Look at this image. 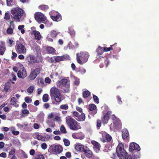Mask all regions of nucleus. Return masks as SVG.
I'll use <instances>...</instances> for the list:
<instances>
[{"label": "nucleus", "mask_w": 159, "mask_h": 159, "mask_svg": "<svg viewBox=\"0 0 159 159\" xmlns=\"http://www.w3.org/2000/svg\"><path fill=\"white\" fill-rule=\"evenodd\" d=\"M83 152L85 155L88 158H91L93 156V152L92 151L89 149H85Z\"/></svg>", "instance_id": "obj_22"}, {"label": "nucleus", "mask_w": 159, "mask_h": 159, "mask_svg": "<svg viewBox=\"0 0 159 159\" xmlns=\"http://www.w3.org/2000/svg\"><path fill=\"white\" fill-rule=\"evenodd\" d=\"M12 80L14 81H16V77L15 74L12 73L11 75Z\"/></svg>", "instance_id": "obj_63"}, {"label": "nucleus", "mask_w": 159, "mask_h": 159, "mask_svg": "<svg viewBox=\"0 0 159 159\" xmlns=\"http://www.w3.org/2000/svg\"><path fill=\"white\" fill-rule=\"evenodd\" d=\"M73 115L76 117L75 118L78 117L80 115L78 112L75 111L73 112Z\"/></svg>", "instance_id": "obj_64"}, {"label": "nucleus", "mask_w": 159, "mask_h": 159, "mask_svg": "<svg viewBox=\"0 0 159 159\" xmlns=\"http://www.w3.org/2000/svg\"><path fill=\"white\" fill-rule=\"evenodd\" d=\"M89 108L90 111L89 113L91 115H94L96 113L97 110H96V106L95 105L93 104L90 105Z\"/></svg>", "instance_id": "obj_16"}, {"label": "nucleus", "mask_w": 159, "mask_h": 159, "mask_svg": "<svg viewBox=\"0 0 159 159\" xmlns=\"http://www.w3.org/2000/svg\"><path fill=\"white\" fill-rule=\"evenodd\" d=\"M93 99L94 102L97 104L99 103V99L98 97L95 95H93Z\"/></svg>", "instance_id": "obj_49"}, {"label": "nucleus", "mask_w": 159, "mask_h": 159, "mask_svg": "<svg viewBox=\"0 0 159 159\" xmlns=\"http://www.w3.org/2000/svg\"><path fill=\"white\" fill-rule=\"evenodd\" d=\"M54 120L55 121H60L61 120V117L58 116H56L54 118Z\"/></svg>", "instance_id": "obj_56"}, {"label": "nucleus", "mask_w": 159, "mask_h": 159, "mask_svg": "<svg viewBox=\"0 0 159 159\" xmlns=\"http://www.w3.org/2000/svg\"><path fill=\"white\" fill-rule=\"evenodd\" d=\"M59 32H57L55 30H52L51 33L50 35L52 38H55L58 34Z\"/></svg>", "instance_id": "obj_35"}, {"label": "nucleus", "mask_w": 159, "mask_h": 159, "mask_svg": "<svg viewBox=\"0 0 159 159\" xmlns=\"http://www.w3.org/2000/svg\"><path fill=\"white\" fill-rule=\"evenodd\" d=\"M27 72L24 67L21 70H19L17 74L18 77L20 78L23 79L27 76Z\"/></svg>", "instance_id": "obj_14"}, {"label": "nucleus", "mask_w": 159, "mask_h": 159, "mask_svg": "<svg viewBox=\"0 0 159 159\" xmlns=\"http://www.w3.org/2000/svg\"><path fill=\"white\" fill-rule=\"evenodd\" d=\"M58 13L55 11H52L50 12L49 14L50 15L51 18H52V16H56V15H58Z\"/></svg>", "instance_id": "obj_50"}, {"label": "nucleus", "mask_w": 159, "mask_h": 159, "mask_svg": "<svg viewBox=\"0 0 159 159\" xmlns=\"http://www.w3.org/2000/svg\"><path fill=\"white\" fill-rule=\"evenodd\" d=\"M66 122L70 129L72 130H76L81 128L80 124L70 116L66 117Z\"/></svg>", "instance_id": "obj_3"}, {"label": "nucleus", "mask_w": 159, "mask_h": 159, "mask_svg": "<svg viewBox=\"0 0 159 159\" xmlns=\"http://www.w3.org/2000/svg\"><path fill=\"white\" fill-rule=\"evenodd\" d=\"M9 156L12 155H15V149H13V150L10 151L9 152Z\"/></svg>", "instance_id": "obj_55"}, {"label": "nucleus", "mask_w": 159, "mask_h": 159, "mask_svg": "<svg viewBox=\"0 0 159 159\" xmlns=\"http://www.w3.org/2000/svg\"><path fill=\"white\" fill-rule=\"evenodd\" d=\"M96 51L97 53V55L96 57V58L98 59L99 57L100 58H103L102 57L99 56L102 54L103 52V48L99 47L96 50Z\"/></svg>", "instance_id": "obj_21"}, {"label": "nucleus", "mask_w": 159, "mask_h": 159, "mask_svg": "<svg viewBox=\"0 0 159 159\" xmlns=\"http://www.w3.org/2000/svg\"><path fill=\"white\" fill-rule=\"evenodd\" d=\"M41 69L39 68H38L35 69L32 71L37 76L40 72Z\"/></svg>", "instance_id": "obj_41"}, {"label": "nucleus", "mask_w": 159, "mask_h": 159, "mask_svg": "<svg viewBox=\"0 0 159 159\" xmlns=\"http://www.w3.org/2000/svg\"><path fill=\"white\" fill-rule=\"evenodd\" d=\"M6 2L7 5L8 6H11L15 4L13 0H6Z\"/></svg>", "instance_id": "obj_33"}, {"label": "nucleus", "mask_w": 159, "mask_h": 159, "mask_svg": "<svg viewBox=\"0 0 159 159\" xmlns=\"http://www.w3.org/2000/svg\"><path fill=\"white\" fill-rule=\"evenodd\" d=\"M35 19L39 23L44 21L46 19L45 16L42 13L38 12L35 14Z\"/></svg>", "instance_id": "obj_10"}, {"label": "nucleus", "mask_w": 159, "mask_h": 159, "mask_svg": "<svg viewBox=\"0 0 159 159\" xmlns=\"http://www.w3.org/2000/svg\"><path fill=\"white\" fill-rule=\"evenodd\" d=\"M124 145L120 143L116 149V152L118 156L120 159H128V155L124 148Z\"/></svg>", "instance_id": "obj_6"}, {"label": "nucleus", "mask_w": 159, "mask_h": 159, "mask_svg": "<svg viewBox=\"0 0 159 159\" xmlns=\"http://www.w3.org/2000/svg\"><path fill=\"white\" fill-rule=\"evenodd\" d=\"M48 61L52 63L54 62L55 61L54 56L53 57H50L48 58Z\"/></svg>", "instance_id": "obj_57"}, {"label": "nucleus", "mask_w": 159, "mask_h": 159, "mask_svg": "<svg viewBox=\"0 0 159 159\" xmlns=\"http://www.w3.org/2000/svg\"><path fill=\"white\" fill-rule=\"evenodd\" d=\"M34 137L35 139L42 141H44L47 140L46 136L39 135L38 133H36L34 134Z\"/></svg>", "instance_id": "obj_15"}, {"label": "nucleus", "mask_w": 159, "mask_h": 159, "mask_svg": "<svg viewBox=\"0 0 159 159\" xmlns=\"http://www.w3.org/2000/svg\"><path fill=\"white\" fill-rule=\"evenodd\" d=\"M51 79L49 77H46L45 79V82L46 83L50 84L51 83Z\"/></svg>", "instance_id": "obj_61"}, {"label": "nucleus", "mask_w": 159, "mask_h": 159, "mask_svg": "<svg viewBox=\"0 0 159 159\" xmlns=\"http://www.w3.org/2000/svg\"><path fill=\"white\" fill-rule=\"evenodd\" d=\"M69 32L70 34V35L71 36L74 35L75 34V33L74 30L72 28H69Z\"/></svg>", "instance_id": "obj_43"}, {"label": "nucleus", "mask_w": 159, "mask_h": 159, "mask_svg": "<svg viewBox=\"0 0 159 159\" xmlns=\"http://www.w3.org/2000/svg\"><path fill=\"white\" fill-rule=\"evenodd\" d=\"M102 135L103 136H104L105 137L106 140L107 142H109L112 139L111 136L109 134H107L106 132H103Z\"/></svg>", "instance_id": "obj_29"}, {"label": "nucleus", "mask_w": 159, "mask_h": 159, "mask_svg": "<svg viewBox=\"0 0 159 159\" xmlns=\"http://www.w3.org/2000/svg\"><path fill=\"white\" fill-rule=\"evenodd\" d=\"M27 125H21L19 123L17 124L16 125L17 126L20 128H23L25 126H26Z\"/></svg>", "instance_id": "obj_59"}, {"label": "nucleus", "mask_w": 159, "mask_h": 159, "mask_svg": "<svg viewBox=\"0 0 159 159\" xmlns=\"http://www.w3.org/2000/svg\"><path fill=\"white\" fill-rule=\"evenodd\" d=\"M34 89V88L33 86H31L27 89V91L29 93L31 94L33 92Z\"/></svg>", "instance_id": "obj_37"}, {"label": "nucleus", "mask_w": 159, "mask_h": 159, "mask_svg": "<svg viewBox=\"0 0 159 159\" xmlns=\"http://www.w3.org/2000/svg\"><path fill=\"white\" fill-rule=\"evenodd\" d=\"M46 50L50 54L53 55H56L57 54L55 49L52 47H47L46 48Z\"/></svg>", "instance_id": "obj_23"}, {"label": "nucleus", "mask_w": 159, "mask_h": 159, "mask_svg": "<svg viewBox=\"0 0 159 159\" xmlns=\"http://www.w3.org/2000/svg\"><path fill=\"white\" fill-rule=\"evenodd\" d=\"M115 45V44L113 45L112 46H111L109 48L103 47V51L105 52H107V51H110L111 50H112L113 49V48L112 47L113 46Z\"/></svg>", "instance_id": "obj_40"}, {"label": "nucleus", "mask_w": 159, "mask_h": 159, "mask_svg": "<svg viewBox=\"0 0 159 159\" xmlns=\"http://www.w3.org/2000/svg\"><path fill=\"white\" fill-rule=\"evenodd\" d=\"M50 95L52 102L58 104L61 101V95L59 89L55 87H52L50 91Z\"/></svg>", "instance_id": "obj_2"}, {"label": "nucleus", "mask_w": 159, "mask_h": 159, "mask_svg": "<svg viewBox=\"0 0 159 159\" xmlns=\"http://www.w3.org/2000/svg\"><path fill=\"white\" fill-rule=\"evenodd\" d=\"M32 33L34 36L35 39L37 40H40L42 37L40 32L38 31H33Z\"/></svg>", "instance_id": "obj_24"}, {"label": "nucleus", "mask_w": 159, "mask_h": 159, "mask_svg": "<svg viewBox=\"0 0 159 159\" xmlns=\"http://www.w3.org/2000/svg\"><path fill=\"white\" fill-rule=\"evenodd\" d=\"M60 108L61 109L67 110L68 108V107L67 104H62L60 105Z\"/></svg>", "instance_id": "obj_45"}, {"label": "nucleus", "mask_w": 159, "mask_h": 159, "mask_svg": "<svg viewBox=\"0 0 159 159\" xmlns=\"http://www.w3.org/2000/svg\"><path fill=\"white\" fill-rule=\"evenodd\" d=\"M7 32L8 34H11L13 33V29L10 28H8L7 29Z\"/></svg>", "instance_id": "obj_53"}, {"label": "nucleus", "mask_w": 159, "mask_h": 159, "mask_svg": "<svg viewBox=\"0 0 159 159\" xmlns=\"http://www.w3.org/2000/svg\"><path fill=\"white\" fill-rule=\"evenodd\" d=\"M11 104L16 107H18L19 106V102L16 101V99L15 97H12L11 100Z\"/></svg>", "instance_id": "obj_26"}, {"label": "nucleus", "mask_w": 159, "mask_h": 159, "mask_svg": "<svg viewBox=\"0 0 159 159\" xmlns=\"http://www.w3.org/2000/svg\"><path fill=\"white\" fill-rule=\"evenodd\" d=\"M54 57L55 61L56 62H58L68 59L69 58V57L67 55H65L62 56H54Z\"/></svg>", "instance_id": "obj_13"}, {"label": "nucleus", "mask_w": 159, "mask_h": 159, "mask_svg": "<svg viewBox=\"0 0 159 159\" xmlns=\"http://www.w3.org/2000/svg\"><path fill=\"white\" fill-rule=\"evenodd\" d=\"M75 119L79 121H84L85 119V115L84 113H82L80 115H79L78 117L75 118Z\"/></svg>", "instance_id": "obj_28"}, {"label": "nucleus", "mask_w": 159, "mask_h": 159, "mask_svg": "<svg viewBox=\"0 0 159 159\" xmlns=\"http://www.w3.org/2000/svg\"><path fill=\"white\" fill-rule=\"evenodd\" d=\"M60 129L62 133L63 134H66V129L63 125H62L60 127Z\"/></svg>", "instance_id": "obj_42"}, {"label": "nucleus", "mask_w": 159, "mask_h": 159, "mask_svg": "<svg viewBox=\"0 0 159 159\" xmlns=\"http://www.w3.org/2000/svg\"><path fill=\"white\" fill-rule=\"evenodd\" d=\"M129 150L132 152L134 150L139 151L140 150V148L139 145L135 143H130L129 147Z\"/></svg>", "instance_id": "obj_11"}, {"label": "nucleus", "mask_w": 159, "mask_h": 159, "mask_svg": "<svg viewBox=\"0 0 159 159\" xmlns=\"http://www.w3.org/2000/svg\"><path fill=\"white\" fill-rule=\"evenodd\" d=\"M11 18L16 22L22 21L25 17L24 11L18 7L12 9L11 11Z\"/></svg>", "instance_id": "obj_1"}, {"label": "nucleus", "mask_w": 159, "mask_h": 159, "mask_svg": "<svg viewBox=\"0 0 159 159\" xmlns=\"http://www.w3.org/2000/svg\"><path fill=\"white\" fill-rule=\"evenodd\" d=\"M10 18V14L6 12L5 14L4 19L6 20H9Z\"/></svg>", "instance_id": "obj_54"}, {"label": "nucleus", "mask_w": 159, "mask_h": 159, "mask_svg": "<svg viewBox=\"0 0 159 159\" xmlns=\"http://www.w3.org/2000/svg\"><path fill=\"white\" fill-rule=\"evenodd\" d=\"M52 19L54 21H59L61 20V15L59 14L58 13V15L52 16Z\"/></svg>", "instance_id": "obj_25"}, {"label": "nucleus", "mask_w": 159, "mask_h": 159, "mask_svg": "<svg viewBox=\"0 0 159 159\" xmlns=\"http://www.w3.org/2000/svg\"><path fill=\"white\" fill-rule=\"evenodd\" d=\"M75 148L76 150L79 152H83L85 150L84 145L80 144L77 143L75 146Z\"/></svg>", "instance_id": "obj_20"}, {"label": "nucleus", "mask_w": 159, "mask_h": 159, "mask_svg": "<svg viewBox=\"0 0 159 159\" xmlns=\"http://www.w3.org/2000/svg\"><path fill=\"white\" fill-rule=\"evenodd\" d=\"M39 8L43 11H46L48 9V6L47 5H40Z\"/></svg>", "instance_id": "obj_31"}, {"label": "nucleus", "mask_w": 159, "mask_h": 159, "mask_svg": "<svg viewBox=\"0 0 159 159\" xmlns=\"http://www.w3.org/2000/svg\"><path fill=\"white\" fill-rule=\"evenodd\" d=\"M63 141L64 142L65 146H69L70 143L69 140L66 139H64Z\"/></svg>", "instance_id": "obj_46"}, {"label": "nucleus", "mask_w": 159, "mask_h": 159, "mask_svg": "<svg viewBox=\"0 0 159 159\" xmlns=\"http://www.w3.org/2000/svg\"><path fill=\"white\" fill-rule=\"evenodd\" d=\"M111 118L113 121V124H111L110 125V129H111L115 131L116 129H120L121 125L120 120L117 118L114 115L111 116Z\"/></svg>", "instance_id": "obj_7"}, {"label": "nucleus", "mask_w": 159, "mask_h": 159, "mask_svg": "<svg viewBox=\"0 0 159 159\" xmlns=\"http://www.w3.org/2000/svg\"><path fill=\"white\" fill-rule=\"evenodd\" d=\"M57 86L59 88L63 89L65 93H69L70 88V81L68 78L63 79L57 82Z\"/></svg>", "instance_id": "obj_4"}, {"label": "nucleus", "mask_w": 159, "mask_h": 159, "mask_svg": "<svg viewBox=\"0 0 159 159\" xmlns=\"http://www.w3.org/2000/svg\"><path fill=\"white\" fill-rule=\"evenodd\" d=\"M21 154L22 155V156H23V157H24V158H27L28 157V156L27 155V154H26L25 152L23 151L22 150H21Z\"/></svg>", "instance_id": "obj_60"}, {"label": "nucleus", "mask_w": 159, "mask_h": 159, "mask_svg": "<svg viewBox=\"0 0 159 159\" xmlns=\"http://www.w3.org/2000/svg\"><path fill=\"white\" fill-rule=\"evenodd\" d=\"M101 125V122L100 120H98L97 121V128L98 129L100 127Z\"/></svg>", "instance_id": "obj_51"}, {"label": "nucleus", "mask_w": 159, "mask_h": 159, "mask_svg": "<svg viewBox=\"0 0 159 159\" xmlns=\"http://www.w3.org/2000/svg\"><path fill=\"white\" fill-rule=\"evenodd\" d=\"M128 131L126 129H124L122 130V137L123 139H126L129 136Z\"/></svg>", "instance_id": "obj_27"}, {"label": "nucleus", "mask_w": 159, "mask_h": 159, "mask_svg": "<svg viewBox=\"0 0 159 159\" xmlns=\"http://www.w3.org/2000/svg\"><path fill=\"white\" fill-rule=\"evenodd\" d=\"M89 57V55L87 52H81L80 53L76 54V60L77 62L82 65L88 61Z\"/></svg>", "instance_id": "obj_5"}, {"label": "nucleus", "mask_w": 159, "mask_h": 159, "mask_svg": "<svg viewBox=\"0 0 159 159\" xmlns=\"http://www.w3.org/2000/svg\"><path fill=\"white\" fill-rule=\"evenodd\" d=\"M37 76L32 71L30 73L29 75L30 79L31 80H34Z\"/></svg>", "instance_id": "obj_34"}, {"label": "nucleus", "mask_w": 159, "mask_h": 159, "mask_svg": "<svg viewBox=\"0 0 159 159\" xmlns=\"http://www.w3.org/2000/svg\"><path fill=\"white\" fill-rule=\"evenodd\" d=\"M25 100L27 103H30L32 102V99L31 98L28 97H26L25 98Z\"/></svg>", "instance_id": "obj_47"}, {"label": "nucleus", "mask_w": 159, "mask_h": 159, "mask_svg": "<svg viewBox=\"0 0 159 159\" xmlns=\"http://www.w3.org/2000/svg\"><path fill=\"white\" fill-rule=\"evenodd\" d=\"M25 26L24 25H19L18 27V29L20 31L21 33L23 34L25 32V30L23 29Z\"/></svg>", "instance_id": "obj_39"}, {"label": "nucleus", "mask_w": 159, "mask_h": 159, "mask_svg": "<svg viewBox=\"0 0 159 159\" xmlns=\"http://www.w3.org/2000/svg\"><path fill=\"white\" fill-rule=\"evenodd\" d=\"M41 148L43 150L46 149L47 147V145L45 143H43L41 145Z\"/></svg>", "instance_id": "obj_52"}, {"label": "nucleus", "mask_w": 159, "mask_h": 159, "mask_svg": "<svg viewBox=\"0 0 159 159\" xmlns=\"http://www.w3.org/2000/svg\"><path fill=\"white\" fill-rule=\"evenodd\" d=\"M72 78L74 80V84L76 85H78L80 84L79 79L78 78L75 76H72Z\"/></svg>", "instance_id": "obj_32"}, {"label": "nucleus", "mask_w": 159, "mask_h": 159, "mask_svg": "<svg viewBox=\"0 0 159 159\" xmlns=\"http://www.w3.org/2000/svg\"><path fill=\"white\" fill-rule=\"evenodd\" d=\"M112 112L111 111H109L104 116L102 119V122L104 124H107L109 119V116L111 114Z\"/></svg>", "instance_id": "obj_19"}, {"label": "nucleus", "mask_w": 159, "mask_h": 159, "mask_svg": "<svg viewBox=\"0 0 159 159\" xmlns=\"http://www.w3.org/2000/svg\"><path fill=\"white\" fill-rule=\"evenodd\" d=\"M91 142L93 146V148L95 150V152H98L100 149L101 146L100 144L95 141H92Z\"/></svg>", "instance_id": "obj_17"}, {"label": "nucleus", "mask_w": 159, "mask_h": 159, "mask_svg": "<svg viewBox=\"0 0 159 159\" xmlns=\"http://www.w3.org/2000/svg\"><path fill=\"white\" fill-rule=\"evenodd\" d=\"M25 60L30 63H35L36 62L35 57L33 55L28 56L25 58Z\"/></svg>", "instance_id": "obj_18"}, {"label": "nucleus", "mask_w": 159, "mask_h": 159, "mask_svg": "<svg viewBox=\"0 0 159 159\" xmlns=\"http://www.w3.org/2000/svg\"><path fill=\"white\" fill-rule=\"evenodd\" d=\"M50 148L52 152L55 153H59L63 150L62 147L61 145L56 144L51 145Z\"/></svg>", "instance_id": "obj_9"}, {"label": "nucleus", "mask_w": 159, "mask_h": 159, "mask_svg": "<svg viewBox=\"0 0 159 159\" xmlns=\"http://www.w3.org/2000/svg\"><path fill=\"white\" fill-rule=\"evenodd\" d=\"M16 49L19 54H25L26 53V48L22 44L20 43H16Z\"/></svg>", "instance_id": "obj_8"}, {"label": "nucleus", "mask_w": 159, "mask_h": 159, "mask_svg": "<svg viewBox=\"0 0 159 159\" xmlns=\"http://www.w3.org/2000/svg\"><path fill=\"white\" fill-rule=\"evenodd\" d=\"M43 101L44 102H46L48 100V95L47 94L43 95Z\"/></svg>", "instance_id": "obj_38"}, {"label": "nucleus", "mask_w": 159, "mask_h": 159, "mask_svg": "<svg viewBox=\"0 0 159 159\" xmlns=\"http://www.w3.org/2000/svg\"><path fill=\"white\" fill-rule=\"evenodd\" d=\"M90 92L89 91H84L83 93V95L84 98L88 97L90 94Z\"/></svg>", "instance_id": "obj_36"}, {"label": "nucleus", "mask_w": 159, "mask_h": 159, "mask_svg": "<svg viewBox=\"0 0 159 159\" xmlns=\"http://www.w3.org/2000/svg\"><path fill=\"white\" fill-rule=\"evenodd\" d=\"M72 137L75 139L82 140L84 138V135L82 132L74 133L72 134Z\"/></svg>", "instance_id": "obj_12"}, {"label": "nucleus", "mask_w": 159, "mask_h": 159, "mask_svg": "<svg viewBox=\"0 0 159 159\" xmlns=\"http://www.w3.org/2000/svg\"><path fill=\"white\" fill-rule=\"evenodd\" d=\"M22 113L23 114H28L29 113V111L28 110L24 109L22 111Z\"/></svg>", "instance_id": "obj_58"}, {"label": "nucleus", "mask_w": 159, "mask_h": 159, "mask_svg": "<svg viewBox=\"0 0 159 159\" xmlns=\"http://www.w3.org/2000/svg\"><path fill=\"white\" fill-rule=\"evenodd\" d=\"M65 155L66 157L68 158H70L71 156V153L70 152H66L65 154Z\"/></svg>", "instance_id": "obj_62"}, {"label": "nucleus", "mask_w": 159, "mask_h": 159, "mask_svg": "<svg viewBox=\"0 0 159 159\" xmlns=\"http://www.w3.org/2000/svg\"><path fill=\"white\" fill-rule=\"evenodd\" d=\"M34 159H44V157L43 155L39 154Z\"/></svg>", "instance_id": "obj_48"}, {"label": "nucleus", "mask_w": 159, "mask_h": 159, "mask_svg": "<svg viewBox=\"0 0 159 159\" xmlns=\"http://www.w3.org/2000/svg\"><path fill=\"white\" fill-rule=\"evenodd\" d=\"M44 114L43 112H41L38 115L37 118L39 120L43 121L44 120Z\"/></svg>", "instance_id": "obj_30"}, {"label": "nucleus", "mask_w": 159, "mask_h": 159, "mask_svg": "<svg viewBox=\"0 0 159 159\" xmlns=\"http://www.w3.org/2000/svg\"><path fill=\"white\" fill-rule=\"evenodd\" d=\"M5 50L6 48L5 46H1L0 47V55H3Z\"/></svg>", "instance_id": "obj_44"}]
</instances>
